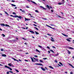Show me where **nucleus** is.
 I'll use <instances>...</instances> for the list:
<instances>
[{"label": "nucleus", "mask_w": 74, "mask_h": 74, "mask_svg": "<svg viewBox=\"0 0 74 74\" xmlns=\"http://www.w3.org/2000/svg\"><path fill=\"white\" fill-rule=\"evenodd\" d=\"M36 51H37V52H39V53H40V51H39V50H38L37 49H36Z\"/></svg>", "instance_id": "f3484780"}, {"label": "nucleus", "mask_w": 74, "mask_h": 74, "mask_svg": "<svg viewBox=\"0 0 74 74\" xmlns=\"http://www.w3.org/2000/svg\"><path fill=\"white\" fill-rule=\"evenodd\" d=\"M43 59H44V60H46V59H47V58H43Z\"/></svg>", "instance_id": "c03bdc74"}, {"label": "nucleus", "mask_w": 74, "mask_h": 74, "mask_svg": "<svg viewBox=\"0 0 74 74\" xmlns=\"http://www.w3.org/2000/svg\"><path fill=\"white\" fill-rule=\"evenodd\" d=\"M16 19H17V21H19V18H17Z\"/></svg>", "instance_id": "4d7b16f0"}, {"label": "nucleus", "mask_w": 74, "mask_h": 74, "mask_svg": "<svg viewBox=\"0 0 74 74\" xmlns=\"http://www.w3.org/2000/svg\"><path fill=\"white\" fill-rule=\"evenodd\" d=\"M51 38L53 39H51V41H52V42H54L55 40H53V38H52V37H51Z\"/></svg>", "instance_id": "1a4fd4ad"}, {"label": "nucleus", "mask_w": 74, "mask_h": 74, "mask_svg": "<svg viewBox=\"0 0 74 74\" xmlns=\"http://www.w3.org/2000/svg\"><path fill=\"white\" fill-rule=\"evenodd\" d=\"M35 12H37L38 13H39V11L37 10H36L35 11Z\"/></svg>", "instance_id": "bb28decb"}, {"label": "nucleus", "mask_w": 74, "mask_h": 74, "mask_svg": "<svg viewBox=\"0 0 74 74\" xmlns=\"http://www.w3.org/2000/svg\"><path fill=\"white\" fill-rule=\"evenodd\" d=\"M39 62H41V63H44V62H43V61L41 60H39Z\"/></svg>", "instance_id": "aec40b11"}, {"label": "nucleus", "mask_w": 74, "mask_h": 74, "mask_svg": "<svg viewBox=\"0 0 74 74\" xmlns=\"http://www.w3.org/2000/svg\"><path fill=\"white\" fill-rule=\"evenodd\" d=\"M35 64H36V65H39V63H35Z\"/></svg>", "instance_id": "ea45409f"}, {"label": "nucleus", "mask_w": 74, "mask_h": 74, "mask_svg": "<svg viewBox=\"0 0 74 74\" xmlns=\"http://www.w3.org/2000/svg\"><path fill=\"white\" fill-rule=\"evenodd\" d=\"M31 1V2H32V3H33L34 4H35L36 5H37V3H36V2H35L34 1Z\"/></svg>", "instance_id": "423d86ee"}, {"label": "nucleus", "mask_w": 74, "mask_h": 74, "mask_svg": "<svg viewBox=\"0 0 74 74\" xmlns=\"http://www.w3.org/2000/svg\"><path fill=\"white\" fill-rule=\"evenodd\" d=\"M35 32L36 33V34H39V33L38 32H36V31H35Z\"/></svg>", "instance_id": "a211bd4d"}, {"label": "nucleus", "mask_w": 74, "mask_h": 74, "mask_svg": "<svg viewBox=\"0 0 74 74\" xmlns=\"http://www.w3.org/2000/svg\"><path fill=\"white\" fill-rule=\"evenodd\" d=\"M22 29H26L25 28L23 27H22Z\"/></svg>", "instance_id": "0e129e2a"}, {"label": "nucleus", "mask_w": 74, "mask_h": 74, "mask_svg": "<svg viewBox=\"0 0 74 74\" xmlns=\"http://www.w3.org/2000/svg\"><path fill=\"white\" fill-rule=\"evenodd\" d=\"M70 74H73V72H70Z\"/></svg>", "instance_id": "052dcab7"}, {"label": "nucleus", "mask_w": 74, "mask_h": 74, "mask_svg": "<svg viewBox=\"0 0 74 74\" xmlns=\"http://www.w3.org/2000/svg\"><path fill=\"white\" fill-rule=\"evenodd\" d=\"M33 58L34 59V60H36L37 59L35 58H34V57H33Z\"/></svg>", "instance_id": "864d4df0"}, {"label": "nucleus", "mask_w": 74, "mask_h": 74, "mask_svg": "<svg viewBox=\"0 0 74 74\" xmlns=\"http://www.w3.org/2000/svg\"><path fill=\"white\" fill-rule=\"evenodd\" d=\"M36 62H38V60L36 59Z\"/></svg>", "instance_id": "69168bd1"}, {"label": "nucleus", "mask_w": 74, "mask_h": 74, "mask_svg": "<svg viewBox=\"0 0 74 74\" xmlns=\"http://www.w3.org/2000/svg\"><path fill=\"white\" fill-rule=\"evenodd\" d=\"M11 5L13 6V7H16V5H14L13 4H11Z\"/></svg>", "instance_id": "5701e85b"}, {"label": "nucleus", "mask_w": 74, "mask_h": 74, "mask_svg": "<svg viewBox=\"0 0 74 74\" xmlns=\"http://www.w3.org/2000/svg\"><path fill=\"white\" fill-rule=\"evenodd\" d=\"M9 72H10V73H13V72L12 71H9Z\"/></svg>", "instance_id": "3c124183"}, {"label": "nucleus", "mask_w": 74, "mask_h": 74, "mask_svg": "<svg viewBox=\"0 0 74 74\" xmlns=\"http://www.w3.org/2000/svg\"><path fill=\"white\" fill-rule=\"evenodd\" d=\"M12 2H15V1L12 0Z\"/></svg>", "instance_id": "bf43d9fd"}, {"label": "nucleus", "mask_w": 74, "mask_h": 74, "mask_svg": "<svg viewBox=\"0 0 74 74\" xmlns=\"http://www.w3.org/2000/svg\"><path fill=\"white\" fill-rule=\"evenodd\" d=\"M62 35H63L64 36H66V34H64L62 33Z\"/></svg>", "instance_id": "79ce46f5"}, {"label": "nucleus", "mask_w": 74, "mask_h": 74, "mask_svg": "<svg viewBox=\"0 0 74 74\" xmlns=\"http://www.w3.org/2000/svg\"><path fill=\"white\" fill-rule=\"evenodd\" d=\"M4 12H5V14H6L8 15V13H7V12L5 11Z\"/></svg>", "instance_id": "c756f323"}, {"label": "nucleus", "mask_w": 74, "mask_h": 74, "mask_svg": "<svg viewBox=\"0 0 74 74\" xmlns=\"http://www.w3.org/2000/svg\"><path fill=\"white\" fill-rule=\"evenodd\" d=\"M38 47H39V48H41V49H42V51H46V49H44V48L42 46L40 45H38Z\"/></svg>", "instance_id": "f03ea898"}, {"label": "nucleus", "mask_w": 74, "mask_h": 74, "mask_svg": "<svg viewBox=\"0 0 74 74\" xmlns=\"http://www.w3.org/2000/svg\"><path fill=\"white\" fill-rule=\"evenodd\" d=\"M40 8H43V9H44V10H46V8H44L42 6H40Z\"/></svg>", "instance_id": "2eb2a0df"}, {"label": "nucleus", "mask_w": 74, "mask_h": 74, "mask_svg": "<svg viewBox=\"0 0 74 74\" xmlns=\"http://www.w3.org/2000/svg\"><path fill=\"white\" fill-rule=\"evenodd\" d=\"M29 15H30V16H31V17H32V18H34V17H33V16H31V15H32V14H29Z\"/></svg>", "instance_id": "f704fd0d"}, {"label": "nucleus", "mask_w": 74, "mask_h": 74, "mask_svg": "<svg viewBox=\"0 0 74 74\" xmlns=\"http://www.w3.org/2000/svg\"><path fill=\"white\" fill-rule=\"evenodd\" d=\"M46 7H47V8H48V9H50V7H49V5H46Z\"/></svg>", "instance_id": "9b49d317"}, {"label": "nucleus", "mask_w": 74, "mask_h": 74, "mask_svg": "<svg viewBox=\"0 0 74 74\" xmlns=\"http://www.w3.org/2000/svg\"><path fill=\"white\" fill-rule=\"evenodd\" d=\"M67 51L68 52V54H71V52H70V51L69 50H67Z\"/></svg>", "instance_id": "ddd939ff"}, {"label": "nucleus", "mask_w": 74, "mask_h": 74, "mask_svg": "<svg viewBox=\"0 0 74 74\" xmlns=\"http://www.w3.org/2000/svg\"><path fill=\"white\" fill-rule=\"evenodd\" d=\"M62 3L64 4V2H65L64 0H62Z\"/></svg>", "instance_id": "4c0bfd02"}, {"label": "nucleus", "mask_w": 74, "mask_h": 74, "mask_svg": "<svg viewBox=\"0 0 74 74\" xmlns=\"http://www.w3.org/2000/svg\"><path fill=\"white\" fill-rule=\"evenodd\" d=\"M23 40H27V41H28L26 39L24 38H23Z\"/></svg>", "instance_id": "2f4dec72"}, {"label": "nucleus", "mask_w": 74, "mask_h": 74, "mask_svg": "<svg viewBox=\"0 0 74 74\" xmlns=\"http://www.w3.org/2000/svg\"><path fill=\"white\" fill-rule=\"evenodd\" d=\"M22 12H25V10H22Z\"/></svg>", "instance_id": "09e8293b"}, {"label": "nucleus", "mask_w": 74, "mask_h": 74, "mask_svg": "<svg viewBox=\"0 0 74 74\" xmlns=\"http://www.w3.org/2000/svg\"><path fill=\"white\" fill-rule=\"evenodd\" d=\"M41 69H42V70H43V71H45V69L44 68H43L42 67L41 68Z\"/></svg>", "instance_id": "f8f14e48"}, {"label": "nucleus", "mask_w": 74, "mask_h": 74, "mask_svg": "<svg viewBox=\"0 0 74 74\" xmlns=\"http://www.w3.org/2000/svg\"><path fill=\"white\" fill-rule=\"evenodd\" d=\"M47 35H48V36H51V35L49 34H47Z\"/></svg>", "instance_id": "774afa93"}, {"label": "nucleus", "mask_w": 74, "mask_h": 74, "mask_svg": "<svg viewBox=\"0 0 74 74\" xmlns=\"http://www.w3.org/2000/svg\"><path fill=\"white\" fill-rule=\"evenodd\" d=\"M6 74H10V73H9V72L8 71V72H7Z\"/></svg>", "instance_id": "603ef678"}, {"label": "nucleus", "mask_w": 74, "mask_h": 74, "mask_svg": "<svg viewBox=\"0 0 74 74\" xmlns=\"http://www.w3.org/2000/svg\"><path fill=\"white\" fill-rule=\"evenodd\" d=\"M1 51H3V49H1Z\"/></svg>", "instance_id": "680f3d73"}, {"label": "nucleus", "mask_w": 74, "mask_h": 74, "mask_svg": "<svg viewBox=\"0 0 74 74\" xmlns=\"http://www.w3.org/2000/svg\"><path fill=\"white\" fill-rule=\"evenodd\" d=\"M69 66H71V67H72V68H73V69H74V67L73 65H71V64L70 63H69Z\"/></svg>", "instance_id": "0eeeda50"}, {"label": "nucleus", "mask_w": 74, "mask_h": 74, "mask_svg": "<svg viewBox=\"0 0 74 74\" xmlns=\"http://www.w3.org/2000/svg\"><path fill=\"white\" fill-rule=\"evenodd\" d=\"M59 64H61V66H63V64H62V63H61L60 62H59Z\"/></svg>", "instance_id": "473e14b6"}, {"label": "nucleus", "mask_w": 74, "mask_h": 74, "mask_svg": "<svg viewBox=\"0 0 74 74\" xmlns=\"http://www.w3.org/2000/svg\"><path fill=\"white\" fill-rule=\"evenodd\" d=\"M49 51H51V52H53V53H54V51H53V50H52V49H50Z\"/></svg>", "instance_id": "412c9836"}, {"label": "nucleus", "mask_w": 74, "mask_h": 74, "mask_svg": "<svg viewBox=\"0 0 74 74\" xmlns=\"http://www.w3.org/2000/svg\"><path fill=\"white\" fill-rule=\"evenodd\" d=\"M30 21V19H27V18H25V21Z\"/></svg>", "instance_id": "9d476101"}, {"label": "nucleus", "mask_w": 74, "mask_h": 74, "mask_svg": "<svg viewBox=\"0 0 74 74\" xmlns=\"http://www.w3.org/2000/svg\"><path fill=\"white\" fill-rule=\"evenodd\" d=\"M50 28H51V29H54V30H56V29H55L51 27Z\"/></svg>", "instance_id": "c9c22d12"}, {"label": "nucleus", "mask_w": 74, "mask_h": 74, "mask_svg": "<svg viewBox=\"0 0 74 74\" xmlns=\"http://www.w3.org/2000/svg\"><path fill=\"white\" fill-rule=\"evenodd\" d=\"M0 25H1V26H5V24L4 23L0 24Z\"/></svg>", "instance_id": "20e7f679"}, {"label": "nucleus", "mask_w": 74, "mask_h": 74, "mask_svg": "<svg viewBox=\"0 0 74 74\" xmlns=\"http://www.w3.org/2000/svg\"><path fill=\"white\" fill-rule=\"evenodd\" d=\"M49 68H51V69H53V68L52 66H49Z\"/></svg>", "instance_id": "b1692460"}, {"label": "nucleus", "mask_w": 74, "mask_h": 74, "mask_svg": "<svg viewBox=\"0 0 74 74\" xmlns=\"http://www.w3.org/2000/svg\"><path fill=\"white\" fill-rule=\"evenodd\" d=\"M13 14H16V13L15 12H13Z\"/></svg>", "instance_id": "8fccbe9b"}, {"label": "nucleus", "mask_w": 74, "mask_h": 74, "mask_svg": "<svg viewBox=\"0 0 74 74\" xmlns=\"http://www.w3.org/2000/svg\"><path fill=\"white\" fill-rule=\"evenodd\" d=\"M5 26H6L7 27H8V26H9V25H8L7 24H5Z\"/></svg>", "instance_id": "7c9ffc66"}, {"label": "nucleus", "mask_w": 74, "mask_h": 74, "mask_svg": "<svg viewBox=\"0 0 74 74\" xmlns=\"http://www.w3.org/2000/svg\"><path fill=\"white\" fill-rule=\"evenodd\" d=\"M1 55L2 56H3V57H6V56H7V55L5 54H2Z\"/></svg>", "instance_id": "39448f33"}, {"label": "nucleus", "mask_w": 74, "mask_h": 74, "mask_svg": "<svg viewBox=\"0 0 74 74\" xmlns=\"http://www.w3.org/2000/svg\"><path fill=\"white\" fill-rule=\"evenodd\" d=\"M69 49H74L72 47H69Z\"/></svg>", "instance_id": "a878e982"}, {"label": "nucleus", "mask_w": 74, "mask_h": 74, "mask_svg": "<svg viewBox=\"0 0 74 74\" xmlns=\"http://www.w3.org/2000/svg\"><path fill=\"white\" fill-rule=\"evenodd\" d=\"M58 65L59 66H60V67L62 66V65H60V64H58Z\"/></svg>", "instance_id": "338daca9"}, {"label": "nucleus", "mask_w": 74, "mask_h": 74, "mask_svg": "<svg viewBox=\"0 0 74 74\" xmlns=\"http://www.w3.org/2000/svg\"><path fill=\"white\" fill-rule=\"evenodd\" d=\"M11 59H13L14 60V61H16V59H15V58H14L12 57V58H11Z\"/></svg>", "instance_id": "dca6fc26"}, {"label": "nucleus", "mask_w": 74, "mask_h": 74, "mask_svg": "<svg viewBox=\"0 0 74 74\" xmlns=\"http://www.w3.org/2000/svg\"><path fill=\"white\" fill-rule=\"evenodd\" d=\"M34 28L35 29H36V30H38V28H37L36 27H34Z\"/></svg>", "instance_id": "cd10ccee"}, {"label": "nucleus", "mask_w": 74, "mask_h": 74, "mask_svg": "<svg viewBox=\"0 0 74 74\" xmlns=\"http://www.w3.org/2000/svg\"><path fill=\"white\" fill-rule=\"evenodd\" d=\"M2 36H3V37H5V36L4 34H2Z\"/></svg>", "instance_id": "c85d7f7f"}, {"label": "nucleus", "mask_w": 74, "mask_h": 74, "mask_svg": "<svg viewBox=\"0 0 74 74\" xmlns=\"http://www.w3.org/2000/svg\"><path fill=\"white\" fill-rule=\"evenodd\" d=\"M31 59L32 62H34V60H33V58L31 57Z\"/></svg>", "instance_id": "6ab92c4d"}, {"label": "nucleus", "mask_w": 74, "mask_h": 74, "mask_svg": "<svg viewBox=\"0 0 74 74\" xmlns=\"http://www.w3.org/2000/svg\"><path fill=\"white\" fill-rule=\"evenodd\" d=\"M26 8H29V7L27 6H26Z\"/></svg>", "instance_id": "a18cd8bd"}, {"label": "nucleus", "mask_w": 74, "mask_h": 74, "mask_svg": "<svg viewBox=\"0 0 74 74\" xmlns=\"http://www.w3.org/2000/svg\"><path fill=\"white\" fill-rule=\"evenodd\" d=\"M54 62H55L56 63H58V62H57V60H54Z\"/></svg>", "instance_id": "58836bf2"}, {"label": "nucleus", "mask_w": 74, "mask_h": 74, "mask_svg": "<svg viewBox=\"0 0 74 74\" xmlns=\"http://www.w3.org/2000/svg\"><path fill=\"white\" fill-rule=\"evenodd\" d=\"M66 40L67 41H69V42H70V40L69 39H67Z\"/></svg>", "instance_id": "4be33fe9"}, {"label": "nucleus", "mask_w": 74, "mask_h": 74, "mask_svg": "<svg viewBox=\"0 0 74 74\" xmlns=\"http://www.w3.org/2000/svg\"><path fill=\"white\" fill-rule=\"evenodd\" d=\"M5 67H6L7 69H8L9 68V67L7 65L5 66Z\"/></svg>", "instance_id": "393cba45"}, {"label": "nucleus", "mask_w": 74, "mask_h": 74, "mask_svg": "<svg viewBox=\"0 0 74 74\" xmlns=\"http://www.w3.org/2000/svg\"><path fill=\"white\" fill-rule=\"evenodd\" d=\"M16 71L17 72H18H18H19V71H18V70H16Z\"/></svg>", "instance_id": "49530a36"}, {"label": "nucleus", "mask_w": 74, "mask_h": 74, "mask_svg": "<svg viewBox=\"0 0 74 74\" xmlns=\"http://www.w3.org/2000/svg\"><path fill=\"white\" fill-rule=\"evenodd\" d=\"M10 16H12V17H14V18H19V19H22V17L21 16H19L18 15H16L15 16H14L12 15H10Z\"/></svg>", "instance_id": "f257e3e1"}, {"label": "nucleus", "mask_w": 74, "mask_h": 74, "mask_svg": "<svg viewBox=\"0 0 74 74\" xmlns=\"http://www.w3.org/2000/svg\"><path fill=\"white\" fill-rule=\"evenodd\" d=\"M43 19H44V20H47V18H43Z\"/></svg>", "instance_id": "a19ab883"}, {"label": "nucleus", "mask_w": 74, "mask_h": 74, "mask_svg": "<svg viewBox=\"0 0 74 74\" xmlns=\"http://www.w3.org/2000/svg\"><path fill=\"white\" fill-rule=\"evenodd\" d=\"M58 4H59V5H61L62 4H64V3H63L62 2V3H58Z\"/></svg>", "instance_id": "4468645a"}, {"label": "nucleus", "mask_w": 74, "mask_h": 74, "mask_svg": "<svg viewBox=\"0 0 74 74\" xmlns=\"http://www.w3.org/2000/svg\"><path fill=\"white\" fill-rule=\"evenodd\" d=\"M33 25L34 26H37L34 24H33Z\"/></svg>", "instance_id": "6e6d98bb"}, {"label": "nucleus", "mask_w": 74, "mask_h": 74, "mask_svg": "<svg viewBox=\"0 0 74 74\" xmlns=\"http://www.w3.org/2000/svg\"><path fill=\"white\" fill-rule=\"evenodd\" d=\"M8 65L9 66H11L12 67H14V66L13 65V64H12V63H9L8 64Z\"/></svg>", "instance_id": "7ed1b4c3"}, {"label": "nucleus", "mask_w": 74, "mask_h": 74, "mask_svg": "<svg viewBox=\"0 0 74 74\" xmlns=\"http://www.w3.org/2000/svg\"><path fill=\"white\" fill-rule=\"evenodd\" d=\"M52 48H55V49L56 48L54 46H52Z\"/></svg>", "instance_id": "de8ad7c7"}, {"label": "nucleus", "mask_w": 74, "mask_h": 74, "mask_svg": "<svg viewBox=\"0 0 74 74\" xmlns=\"http://www.w3.org/2000/svg\"><path fill=\"white\" fill-rule=\"evenodd\" d=\"M47 48H48V49H50V47H49L47 46Z\"/></svg>", "instance_id": "5fc2aeb1"}, {"label": "nucleus", "mask_w": 74, "mask_h": 74, "mask_svg": "<svg viewBox=\"0 0 74 74\" xmlns=\"http://www.w3.org/2000/svg\"><path fill=\"white\" fill-rule=\"evenodd\" d=\"M8 69H10V71H12V69L10 67H9V68Z\"/></svg>", "instance_id": "72a5a7b5"}, {"label": "nucleus", "mask_w": 74, "mask_h": 74, "mask_svg": "<svg viewBox=\"0 0 74 74\" xmlns=\"http://www.w3.org/2000/svg\"><path fill=\"white\" fill-rule=\"evenodd\" d=\"M29 32H30L31 33H33V34H34V32L33 31H31V30H30V31H29Z\"/></svg>", "instance_id": "6e6552de"}, {"label": "nucleus", "mask_w": 74, "mask_h": 74, "mask_svg": "<svg viewBox=\"0 0 74 74\" xmlns=\"http://www.w3.org/2000/svg\"><path fill=\"white\" fill-rule=\"evenodd\" d=\"M35 57H36V58H38V56H37L36 55H35Z\"/></svg>", "instance_id": "13d9d810"}, {"label": "nucleus", "mask_w": 74, "mask_h": 74, "mask_svg": "<svg viewBox=\"0 0 74 74\" xmlns=\"http://www.w3.org/2000/svg\"><path fill=\"white\" fill-rule=\"evenodd\" d=\"M50 25L51 26H55V25H53V24H51Z\"/></svg>", "instance_id": "e2e57ef3"}, {"label": "nucleus", "mask_w": 74, "mask_h": 74, "mask_svg": "<svg viewBox=\"0 0 74 74\" xmlns=\"http://www.w3.org/2000/svg\"><path fill=\"white\" fill-rule=\"evenodd\" d=\"M39 65H40V66H43V65H42V64L40 63H39Z\"/></svg>", "instance_id": "e433bc0d"}, {"label": "nucleus", "mask_w": 74, "mask_h": 74, "mask_svg": "<svg viewBox=\"0 0 74 74\" xmlns=\"http://www.w3.org/2000/svg\"><path fill=\"white\" fill-rule=\"evenodd\" d=\"M46 26H48V27H50V28H51V27L50 26L48 25H47Z\"/></svg>", "instance_id": "37998d69"}]
</instances>
